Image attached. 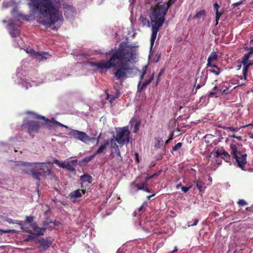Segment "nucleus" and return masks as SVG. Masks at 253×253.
<instances>
[{"label": "nucleus", "mask_w": 253, "mask_h": 253, "mask_svg": "<svg viewBox=\"0 0 253 253\" xmlns=\"http://www.w3.org/2000/svg\"><path fill=\"white\" fill-rule=\"evenodd\" d=\"M253 54V51L252 50H249L248 53H246L242 58V59H243V62L245 63L246 61L248 60L251 55H252Z\"/></svg>", "instance_id": "nucleus-32"}, {"label": "nucleus", "mask_w": 253, "mask_h": 253, "mask_svg": "<svg viewBox=\"0 0 253 253\" xmlns=\"http://www.w3.org/2000/svg\"><path fill=\"white\" fill-rule=\"evenodd\" d=\"M215 64H211V61H209V60H208V63L207 64V67H211V68H212L214 67H215Z\"/></svg>", "instance_id": "nucleus-53"}, {"label": "nucleus", "mask_w": 253, "mask_h": 253, "mask_svg": "<svg viewBox=\"0 0 253 253\" xmlns=\"http://www.w3.org/2000/svg\"><path fill=\"white\" fill-rule=\"evenodd\" d=\"M39 243L42 247L48 248L51 246L52 241L42 238L39 240Z\"/></svg>", "instance_id": "nucleus-16"}, {"label": "nucleus", "mask_w": 253, "mask_h": 253, "mask_svg": "<svg viewBox=\"0 0 253 253\" xmlns=\"http://www.w3.org/2000/svg\"><path fill=\"white\" fill-rule=\"evenodd\" d=\"M242 3H243V1L241 0L240 1L236 2L233 3L232 4V6H233V7H236V6H239V5L242 4Z\"/></svg>", "instance_id": "nucleus-56"}, {"label": "nucleus", "mask_w": 253, "mask_h": 253, "mask_svg": "<svg viewBox=\"0 0 253 253\" xmlns=\"http://www.w3.org/2000/svg\"><path fill=\"white\" fill-rule=\"evenodd\" d=\"M216 156H221V158L222 159H223L226 162H230V156L229 155V154L227 152V151H225V150H222V151H221L220 152L219 151H217L216 152Z\"/></svg>", "instance_id": "nucleus-15"}, {"label": "nucleus", "mask_w": 253, "mask_h": 253, "mask_svg": "<svg viewBox=\"0 0 253 253\" xmlns=\"http://www.w3.org/2000/svg\"><path fill=\"white\" fill-rule=\"evenodd\" d=\"M203 183L201 181H197L196 186L201 192L202 191Z\"/></svg>", "instance_id": "nucleus-46"}, {"label": "nucleus", "mask_w": 253, "mask_h": 253, "mask_svg": "<svg viewBox=\"0 0 253 253\" xmlns=\"http://www.w3.org/2000/svg\"><path fill=\"white\" fill-rule=\"evenodd\" d=\"M221 127L224 129H226L227 130H229L230 131H233V132L236 131L238 129V128L237 127H232V126H230V127L224 126V127Z\"/></svg>", "instance_id": "nucleus-44"}, {"label": "nucleus", "mask_w": 253, "mask_h": 253, "mask_svg": "<svg viewBox=\"0 0 253 253\" xmlns=\"http://www.w3.org/2000/svg\"><path fill=\"white\" fill-rule=\"evenodd\" d=\"M30 175L39 182L40 180V176H42V172L40 171L35 166Z\"/></svg>", "instance_id": "nucleus-17"}, {"label": "nucleus", "mask_w": 253, "mask_h": 253, "mask_svg": "<svg viewBox=\"0 0 253 253\" xmlns=\"http://www.w3.org/2000/svg\"><path fill=\"white\" fill-rule=\"evenodd\" d=\"M0 231L2 232L3 233H10L12 232L13 231L11 230H3L0 229Z\"/></svg>", "instance_id": "nucleus-60"}, {"label": "nucleus", "mask_w": 253, "mask_h": 253, "mask_svg": "<svg viewBox=\"0 0 253 253\" xmlns=\"http://www.w3.org/2000/svg\"><path fill=\"white\" fill-rule=\"evenodd\" d=\"M120 93V92H119L118 90H117V92H116V93L115 94H114V95H109V94H107V99H109V101L110 102L112 101L113 100H114V99H115L116 98H118L119 97V94Z\"/></svg>", "instance_id": "nucleus-29"}, {"label": "nucleus", "mask_w": 253, "mask_h": 253, "mask_svg": "<svg viewBox=\"0 0 253 253\" xmlns=\"http://www.w3.org/2000/svg\"><path fill=\"white\" fill-rule=\"evenodd\" d=\"M253 54V51L252 50H249L248 53H246L242 58V59H243V62L245 63L246 61L248 60L251 55H252Z\"/></svg>", "instance_id": "nucleus-33"}, {"label": "nucleus", "mask_w": 253, "mask_h": 253, "mask_svg": "<svg viewBox=\"0 0 253 253\" xmlns=\"http://www.w3.org/2000/svg\"><path fill=\"white\" fill-rule=\"evenodd\" d=\"M220 7V5L217 3V2H215L213 3V8L215 10V12L217 11H219V9Z\"/></svg>", "instance_id": "nucleus-51"}, {"label": "nucleus", "mask_w": 253, "mask_h": 253, "mask_svg": "<svg viewBox=\"0 0 253 253\" xmlns=\"http://www.w3.org/2000/svg\"><path fill=\"white\" fill-rule=\"evenodd\" d=\"M138 181V178H137L135 181L132 182L131 185L133 187V188H136V191L142 190L143 189V186H141V184H139L137 183Z\"/></svg>", "instance_id": "nucleus-23"}, {"label": "nucleus", "mask_w": 253, "mask_h": 253, "mask_svg": "<svg viewBox=\"0 0 253 253\" xmlns=\"http://www.w3.org/2000/svg\"><path fill=\"white\" fill-rule=\"evenodd\" d=\"M49 163H37L35 164V166L37 169L42 172V175L45 174H49L51 171V168L49 167Z\"/></svg>", "instance_id": "nucleus-9"}, {"label": "nucleus", "mask_w": 253, "mask_h": 253, "mask_svg": "<svg viewBox=\"0 0 253 253\" xmlns=\"http://www.w3.org/2000/svg\"><path fill=\"white\" fill-rule=\"evenodd\" d=\"M95 157V156L94 154L90 156L86 157L82 160L81 163L83 164H87L92 159H93Z\"/></svg>", "instance_id": "nucleus-30"}, {"label": "nucleus", "mask_w": 253, "mask_h": 253, "mask_svg": "<svg viewBox=\"0 0 253 253\" xmlns=\"http://www.w3.org/2000/svg\"><path fill=\"white\" fill-rule=\"evenodd\" d=\"M192 188V186H190L188 187L183 186L181 187V190L184 193H186L188 192L191 188Z\"/></svg>", "instance_id": "nucleus-48"}, {"label": "nucleus", "mask_w": 253, "mask_h": 253, "mask_svg": "<svg viewBox=\"0 0 253 253\" xmlns=\"http://www.w3.org/2000/svg\"><path fill=\"white\" fill-rule=\"evenodd\" d=\"M234 142L235 141L233 140L232 143L230 146L231 154L232 157L236 160L238 167L242 170H245L244 168L247 163V154H242L240 151H238L236 145L234 143Z\"/></svg>", "instance_id": "nucleus-4"}, {"label": "nucleus", "mask_w": 253, "mask_h": 253, "mask_svg": "<svg viewBox=\"0 0 253 253\" xmlns=\"http://www.w3.org/2000/svg\"><path fill=\"white\" fill-rule=\"evenodd\" d=\"M199 222V220L198 219H195L194 220L193 223L191 224V222L188 221V226H196Z\"/></svg>", "instance_id": "nucleus-47"}, {"label": "nucleus", "mask_w": 253, "mask_h": 253, "mask_svg": "<svg viewBox=\"0 0 253 253\" xmlns=\"http://www.w3.org/2000/svg\"><path fill=\"white\" fill-rule=\"evenodd\" d=\"M206 15V11L205 10H200L196 13V14L193 16V18L195 19H200L203 17H204Z\"/></svg>", "instance_id": "nucleus-24"}, {"label": "nucleus", "mask_w": 253, "mask_h": 253, "mask_svg": "<svg viewBox=\"0 0 253 253\" xmlns=\"http://www.w3.org/2000/svg\"><path fill=\"white\" fill-rule=\"evenodd\" d=\"M33 5L35 10H39L47 20H43L40 23L45 27H51L63 18L62 13L59 12V6L55 5L52 0H39L33 1Z\"/></svg>", "instance_id": "nucleus-2"}, {"label": "nucleus", "mask_w": 253, "mask_h": 253, "mask_svg": "<svg viewBox=\"0 0 253 253\" xmlns=\"http://www.w3.org/2000/svg\"><path fill=\"white\" fill-rule=\"evenodd\" d=\"M141 83H138V85H137V89L138 91L139 92H141L143 89L145 88L146 87H142V84H141Z\"/></svg>", "instance_id": "nucleus-50"}, {"label": "nucleus", "mask_w": 253, "mask_h": 253, "mask_svg": "<svg viewBox=\"0 0 253 253\" xmlns=\"http://www.w3.org/2000/svg\"><path fill=\"white\" fill-rule=\"evenodd\" d=\"M220 89V87H218L216 85H215L213 88H212V90L213 91H211V92H209V96L210 97H213V96H215V97H218V96L217 95V93L218 92H219V89Z\"/></svg>", "instance_id": "nucleus-21"}, {"label": "nucleus", "mask_w": 253, "mask_h": 253, "mask_svg": "<svg viewBox=\"0 0 253 253\" xmlns=\"http://www.w3.org/2000/svg\"><path fill=\"white\" fill-rule=\"evenodd\" d=\"M146 70H147V66H144L143 68L142 72L140 77L139 83H141L142 80L143 79V78L146 73Z\"/></svg>", "instance_id": "nucleus-38"}, {"label": "nucleus", "mask_w": 253, "mask_h": 253, "mask_svg": "<svg viewBox=\"0 0 253 253\" xmlns=\"http://www.w3.org/2000/svg\"><path fill=\"white\" fill-rule=\"evenodd\" d=\"M165 68H163L161 70L160 72H159V73L158 74V76H157V79L156 80V84H157L159 83V82L160 81V78L161 77V76L163 75V74L165 72Z\"/></svg>", "instance_id": "nucleus-43"}, {"label": "nucleus", "mask_w": 253, "mask_h": 253, "mask_svg": "<svg viewBox=\"0 0 253 253\" xmlns=\"http://www.w3.org/2000/svg\"><path fill=\"white\" fill-rule=\"evenodd\" d=\"M80 179L84 182H87L91 183L92 181V176L87 173L84 174L80 176Z\"/></svg>", "instance_id": "nucleus-20"}, {"label": "nucleus", "mask_w": 253, "mask_h": 253, "mask_svg": "<svg viewBox=\"0 0 253 253\" xmlns=\"http://www.w3.org/2000/svg\"><path fill=\"white\" fill-rule=\"evenodd\" d=\"M140 126V123L139 121H136L134 126V130H133V133H136L139 129Z\"/></svg>", "instance_id": "nucleus-41"}, {"label": "nucleus", "mask_w": 253, "mask_h": 253, "mask_svg": "<svg viewBox=\"0 0 253 253\" xmlns=\"http://www.w3.org/2000/svg\"><path fill=\"white\" fill-rule=\"evenodd\" d=\"M253 54V51L252 50H249L248 53H246L242 58V59H243V62L245 63L246 61L248 60L251 55H252Z\"/></svg>", "instance_id": "nucleus-34"}, {"label": "nucleus", "mask_w": 253, "mask_h": 253, "mask_svg": "<svg viewBox=\"0 0 253 253\" xmlns=\"http://www.w3.org/2000/svg\"><path fill=\"white\" fill-rule=\"evenodd\" d=\"M238 204L240 206H244L247 204V202L244 200H239L238 202Z\"/></svg>", "instance_id": "nucleus-49"}, {"label": "nucleus", "mask_w": 253, "mask_h": 253, "mask_svg": "<svg viewBox=\"0 0 253 253\" xmlns=\"http://www.w3.org/2000/svg\"><path fill=\"white\" fill-rule=\"evenodd\" d=\"M173 133L171 132L169 134V139L172 140L173 139Z\"/></svg>", "instance_id": "nucleus-64"}, {"label": "nucleus", "mask_w": 253, "mask_h": 253, "mask_svg": "<svg viewBox=\"0 0 253 253\" xmlns=\"http://www.w3.org/2000/svg\"><path fill=\"white\" fill-rule=\"evenodd\" d=\"M241 63L244 65V68L243 69V79H244V80H246V76L249 70V68L251 66H249L248 64V60L246 61L245 63L243 62V59H242L241 61Z\"/></svg>", "instance_id": "nucleus-19"}, {"label": "nucleus", "mask_w": 253, "mask_h": 253, "mask_svg": "<svg viewBox=\"0 0 253 253\" xmlns=\"http://www.w3.org/2000/svg\"><path fill=\"white\" fill-rule=\"evenodd\" d=\"M34 216H26L25 224H29L32 227V225H34Z\"/></svg>", "instance_id": "nucleus-26"}, {"label": "nucleus", "mask_w": 253, "mask_h": 253, "mask_svg": "<svg viewBox=\"0 0 253 253\" xmlns=\"http://www.w3.org/2000/svg\"><path fill=\"white\" fill-rule=\"evenodd\" d=\"M217 58V55L215 52H212L208 58V60H216Z\"/></svg>", "instance_id": "nucleus-35"}, {"label": "nucleus", "mask_w": 253, "mask_h": 253, "mask_svg": "<svg viewBox=\"0 0 253 253\" xmlns=\"http://www.w3.org/2000/svg\"><path fill=\"white\" fill-rule=\"evenodd\" d=\"M23 126L27 128L28 132L30 134L38 132L41 127L40 123L38 122L32 120L26 121L23 124Z\"/></svg>", "instance_id": "nucleus-7"}, {"label": "nucleus", "mask_w": 253, "mask_h": 253, "mask_svg": "<svg viewBox=\"0 0 253 253\" xmlns=\"http://www.w3.org/2000/svg\"><path fill=\"white\" fill-rule=\"evenodd\" d=\"M32 227L33 229V231L35 232V234L37 236L43 235V232L47 228V226H45L42 228L36 226L35 224L34 225H32Z\"/></svg>", "instance_id": "nucleus-14"}, {"label": "nucleus", "mask_w": 253, "mask_h": 253, "mask_svg": "<svg viewBox=\"0 0 253 253\" xmlns=\"http://www.w3.org/2000/svg\"><path fill=\"white\" fill-rule=\"evenodd\" d=\"M229 138H236V139H237L238 140H241L242 138L241 136H236L235 134H232V135H229Z\"/></svg>", "instance_id": "nucleus-52"}, {"label": "nucleus", "mask_w": 253, "mask_h": 253, "mask_svg": "<svg viewBox=\"0 0 253 253\" xmlns=\"http://www.w3.org/2000/svg\"><path fill=\"white\" fill-rule=\"evenodd\" d=\"M130 131L127 126L123 127L120 130L117 131L116 140L120 145H124L127 143L129 140Z\"/></svg>", "instance_id": "nucleus-5"}, {"label": "nucleus", "mask_w": 253, "mask_h": 253, "mask_svg": "<svg viewBox=\"0 0 253 253\" xmlns=\"http://www.w3.org/2000/svg\"><path fill=\"white\" fill-rule=\"evenodd\" d=\"M135 160H136V162L139 163V158H138V154L137 153H135Z\"/></svg>", "instance_id": "nucleus-59"}, {"label": "nucleus", "mask_w": 253, "mask_h": 253, "mask_svg": "<svg viewBox=\"0 0 253 253\" xmlns=\"http://www.w3.org/2000/svg\"><path fill=\"white\" fill-rule=\"evenodd\" d=\"M24 231L26 233H32V231L28 229V228H26V229H24Z\"/></svg>", "instance_id": "nucleus-63"}, {"label": "nucleus", "mask_w": 253, "mask_h": 253, "mask_svg": "<svg viewBox=\"0 0 253 253\" xmlns=\"http://www.w3.org/2000/svg\"><path fill=\"white\" fill-rule=\"evenodd\" d=\"M224 10L223 8H221L220 10L215 12V25H217L218 23L219 19H220V16L223 14Z\"/></svg>", "instance_id": "nucleus-27"}, {"label": "nucleus", "mask_w": 253, "mask_h": 253, "mask_svg": "<svg viewBox=\"0 0 253 253\" xmlns=\"http://www.w3.org/2000/svg\"><path fill=\"white\" fill-rule=\"evenodd\" d=\"M155 195V194H152V195H149V196H148L147 197V200H150V199H151L152 197H154Z\"/></svg>", "instance_id": "nucleus-62"}, {"label": "nucleus", "mask_w": 253, "mask_h": 253, "mask_svg": "<svg viewBox=\"0 0 253 253\" xmlns=\"http://www.w3.org/2000/svg\"><path fill=\"white\" fill-rule=\"evenodd\" d=\"M173 1H172V0H169V2H168V3H164L163 4H162V5L159 4H156V5L155 6H154V7H153V6H151V10H152V11H153L154 8H155V7H156V6H157L158 5H165L166 6H168V5H169V6H170V5L171 4H172V3H173Z\"/></svg>", "instance_id": "nucleus-42"}, {"label": "nucleus", "mask_w": 253, "mask_h": 253, "mask_svg": "<svg viewBox=\"0 0 253 253\" xmlns=\"http://www.w3.org/2000/svg\"><path fill=\"white\" fill-rule=\"evenodd\" d=\"M169 8V5H158L154 8L150 14V19L151 22L153 23L152 25V34L150 39L151 48L154 45L157 33L165 20V16Z\"/></svg>", "instance_id": "nucleus-3"}, {"label": "nucleus", "mask_w": 253, "mask_h": 253, "mask_svg": "<svg viewBox=\"0 0 253 253\" xmlns=\"http://www.w3.org/2000/svg\"><path fill=\"white\" fill-rule=\"evenodd\" d=\"M204 84V83L203 84H198L197 85H196V89H199L200 88H201L202 86H203Z\"/></svg>", "instance_id": "nucleus-61"}, {"label": "nucleus", "mask_w": 253, "mask_h": 253, "mask_svg": "<svg viewBox=\"0 0 253 253\" xmlns=\"http://www.w3.org/2000/svg\"><path fill=\"white\" fill-rule=\"evenodd\" d=\"M146 70H147V66H144L143 68L142 72L140 77L139 83H141L142 80L143 79V78L146 73Z\"/></svg>", "instance_id": "nucleus-39"}, {"label": "nucleus", "mask_w": 253, "mask_h": 253, "mask_svg": "<svg viewBox=\"0 0 253 253\" xmlns=\"http://www.w3.org/2000/svg\"><path fill=\"white\" fill-rule=\"evenodd\" d=\"M182 146V143L181 142L177 143L172 148L171 152L172 151H176L180 149Z\"/></svg>", "instance_id": "nucleus-40"}, {"label": "nucleus", "mask_w": 253, "mask_h": 253, "mask_svg": "<svg viewBox=\"0 0 253 253\" xmlns=\"http://www.w3.org/2000/svg\"><path fill=\"white\" fill-rule=\"evenodd\" d=\"M37 58L40 60H46L47 59V57L45 55H48V52H37L36 53Z\"/></svg>", "instance_id": "nucleus-25"}, {"label": "nucleus", "mask_w": 253, "mask_h": 253, "mask_svg": "<svg viewBox=\"0 0 253 253\" xmlns=\"http://www.w3.org/2000/svg\"><path fill=\"white\" fill-rule=\"evenodd\" d=\"M34 236L29 235L28 236L27 238L25 240L26 241H31L34 239Z\"/></svg>", "instance_id": "nucleus-54"}, {"label": "nucleus", "mask_w": 253, "mask_h": 253, "mask_svg": "<svg viewBox=\"0 0 253 253\" xmlns=\"http://www.w3.org/2000/svg\"><path fill=\"white\" fill-rule=\"evenodd\" d=\"M139 19L142 22L143 26H149V21L146 18L141 16Z\"/></svg>", "instance_id": "nucleus-31"}, {"label": "nucleus", "mask_w": 253, "mask_h": 253, "mask_svg": "<svg viewBox=\"0 0 253 253\" xmlns=\"http://www.w3.org/2000/svg\"><path fill=\"white\" fill-rule=\"evenodd\" d=\"M147 181H148L146 180V178H145V180L143 182H142V183L141 184V186H144V187H147Z\"/></svg>", "instance_id": "nucleus-57"}, {"label": "nucleus", "mask_w": 253, "mask_h": 253, "mask_svg": "<svg viewBox=\"0 0 253 253\" xmlns=\"http://www.w3.org/2000/svg\"><path fill=\"white\" fill-rule=\"evenodd\" d=\"M156 143L155 147L159 148L163 143V141L161 138L157 137L156 138Z\"/></svg>", "instance_id": "nucleus-36"}, {"label": "nucleus", "mask_w": 253, "mask_h": 253, "mask_svg": "<svg viewBox=\"0 0 253 253\" xmlns=\"http://www.w3.org/2000/svg\"><path fill=\"white\" fill-rule=\"evenodd\" d=\"M114 147H115V150L116 151L117 155L119 157L118 159L120 161H122V158L121 157V152H120V151L119 150L118 146L116 143H115Z\"/></svg>", "instance_id": "nucleus-37"}, {"label": "nucleus", "mask_w": 253, "mask_h": 253, "mask_svg": "<svg viewBox=\"0 0 253 253\" xmlns=\"http://www.w3.org/2000/svg\"><path fill=\"white\" fill-rule=\"evenodd\" d=\"M154 74H155V73H153V74L151 75V76L150 77L149 79L145 81L143 84H142V87H146L148 85H149L151 82L154 79Z\"/></svg>", "instance_id": "nucleus-28"}, {"label": "nucleus", "mask_w": 253, "mask_h": 253, "mask_svg": "<svg viewBox=\"0 0 253 253\" xmlns=\"http://www.w3.org/2000/svg\"><path fill=\"white\" fill-rule=\"evenodd\" d=\"M35 118L37 119H42L43 120H44L45 122V124L47 125V127L49 129H51L52 127V125L50 124V123L54 124L55 125L58 126H61L63 127H65L67 129H69V127L68 126H65L61 123H60L59 122L56 121L53 118H52L51 119H46L45 117L36 115L35 116Z\"/></svg>", "instance_id": "nucleus-8"}, {"label": "nucleus", "mask_w": 253, "mask_h": 253, "mask_svg": "<svg viewBox=\"0 0 253 253\" xmlns=\"http://www.w3.org/2000/svg\"><path fill=\"white\" fill-rule=\"evenodd\" d=\"M53 163L56 165H57L59 167H61L63 169H66L69 170L70 171H75V169L73 166V165L70 163H68L67 164H64V163L60 162L57 159H54L53 160Z\"/></svg>", "instance_id": "nucleus-10"}, {"label": "nucleus", "mask_w": 253, "mask_h": 253, "mask_svg": "<svg viewBox=\"0 0 253 253\" xmlns=\"http://www.w3.org/2000/svg\"><path fill=\"white\" fill-rule=\"evenodd\" d=\"M19 165L26 167L25 168H23L22 170L23 172L29 175L31 174L34 169L35 168V166H33L32 164L29 163L20 162Z\"/></svg>", "instance_id": "nucleus-11"}, {"label": "nucleus", "mask_w": 253, "mask_h": 253, "mask_svg": "<svg viewBox=\"0 0 253 253\" xmlns=\"http://www.w3.org/2000/svg\"><path fill=\"white\" fill-rule=\"evenodd\" d=\"M109 52L111 56L109 60L97 62H90L89 65L100 70L116 67L114 78L122 84L124 80L133 72L134 68L130 63L134 58L135 50L130 46H124L121 44L117 50L112 49Z\"/></svg>", "instance_id": "nucleus-1"}, {"label": "nucleus", "mask_w": 253, "mask_h": 253, "mask_svg": "<svg viewBox=\"0 0 253 253\" xmlns=\"http://www.w3.org/2000/svg\"><path fill=\"white\" fill-rule=\"evenodd\" d=\"M228 89L227 88L226 89H223L222 88H220L219 89V92L221 93L222 94H227Z\"/></svg>", "instance_id": "nucleus-55"}, {"label": "nucleus", "mask_w": 253, "mask_h": 253, "mask_svg": "<svg viewBox=\"0 0 253 253\" xmlns=\"http://www.w3.org/2000/svg\"><path fill=\"white\" fill-rule=\"evenodd\" d=\"M142 190H143L146 192H148V193H149L150 192L149 189L147 187H144L143 186V189H142Z\"/></svg>", "instance_id": "nucleus-58"}, {"label": "nucleus", "mask_w": 253, "mask_h": 253, "mask_svg": "<svg viewBox=\"0 0 253 253\" xmlns=\"http://www.w3.org/2000/svg\"><path fill=\"white\" fill-rule=\"evenodd\" d=\"M159 175V172L155 173L150 175H147L146 178V180L148 181L149 179L155 177V176H158Z\"/></svg>", "instance_id": "nucleus-45"}, {"label": "nucleus", "mask_w": 253, "mask_h": 253, "mask_svg": "<svg viewBox=\"0 0 253 253\" xmlns=\"http://www.w3.org/2000/svg\"><path fill=\"white\" fill-rule=\"evenodd\" d=\"M69 131L68 134L72 135L75 139L80 140L83 142L86 143L94 140L95 138H90L86 133L78 130L69 129Z\"/></svg>", "instance_id": "nucleus-6"}, {"label": "nucleus", "mask_w": 253, "mask_h": 253, "mask_svg": "<svg viewBox=\"0 0 253 253\" xmlns=\"http://www.w3.org/2000/svg\"><path fill=\"white\" fill-rule=\"evenodd\" d=\"M10 26V29L9 33L12 37H17L20 36V30L18 29L17 26L13 23H10L9 24Z\"/></svg>", "instance_id": "nucleus-12"}, {"label": "nucleus", "mask_w": 253, "mask_h": 253, "mask_svg": "<svg viewBox=\"0 0 253 253\" xmlns=\"http://www.w3.org/2000/svg\"><path fill=\"white\" fill-rule=\"evenodd\" d=\"M85 193V190L78 189L70 193L69 196L71 198H78L82 197V194Z\"/></svg>", "instance_id": "nucleus-13"}, {"label": "nucleus", "mask_w": 253, "mask_h": 253, "mask_svg": "<svg viewBox=\"0 0 253 253\" xmlns=\"http://www.w3.org/2000/svg\"><path fill=\"white\" fill-rule=\"evenodd\" d=\"M222 71V69L219 68L217 66H215V67L209 69L207 70V71L212 73L216 76L219 75Z\"/></svg>", "instance_id": "nucleus-22"}, {"label": "nucleus", "mask_w": 253, "mask_h": 253, "mask_svg": "<svg viewBox=\"0 0 253 253\" xmlns=\"http://www.w3.org/2000/svg\"><path fill=\"white\" fill-rule=\"evenodd\" d=\"M109 145V141L108 140H106L104 142V144L101 145L96 151L94 153V154L96 156L97 154L102 153L104 150H105L108 146Z\"/></svg>", "instance_id": "nucleus-18"}]
</instances>
